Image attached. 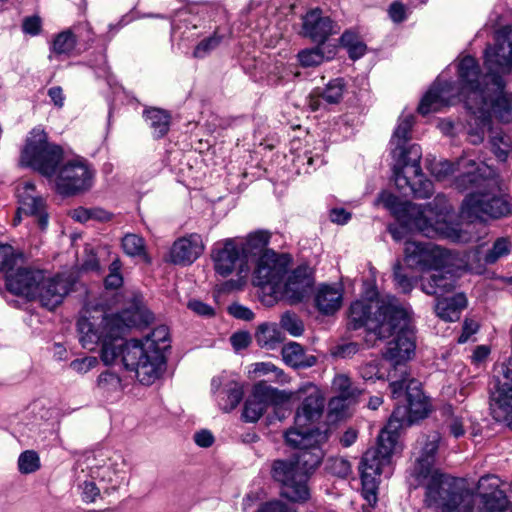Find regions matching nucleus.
Segmentation results:
<instances>
[{
  "instance_id": "nucleus-1",
  "label": "nucleus",
  "mask_w": 512,
  "mask_h": 512,
  "mask_svg": "<svg viewBox=\"0 0 512 512\" xmlns=\"http://www.w3.org/2000/svg\"><path fill=\"white\" fill-rule=\"evenodd\" d=\"M494 45L484 53L485 75L472 56L458 64L460 95L470 115L467 120L468 141L478 145L489 132V142L496 157L506 161L512 150V138L501 128L492 126V114L501 122L512 121V94L505 91L504 77L512 71V25L497 30Z\"/></svg>"
},
{
  "instance_id": "nucleus-2",
  "label": "nucleus",
  "mask_w": 512,
  "mask_h": 512,
  "mask_svg": "<svg viewBox=\"0 0 512 512\" xmlns=\"http://www.w3.org/2000/svg\"><path fill=\"white\" fill-rule=\"evenodd\" d=\"M349 325L356 330L365 326L379 339L392 338L383 356L394 365L406 362L414 355L416 344L410 312L392 295L376 300H357L349 309Z\"/></svg>"
},
{
  "instance_id": "nucleus-3",
  "label": "nucleus",
  "mask_w": 512,
  "mask_h": 512,
  "mask_svg": "<svg viewBox=\"0 0 512 512\" xmlns=\"http://www.w3.org/2000/svg\"><path fill=\"white\" fill-rule=\"evenodd\" d=\"M376 202L391 211L406 227L415 229L426 237L458 238L456 229L447 221L452 206L443 194L436 195L432 202L422 206L401 202L397 196L383 191Z\"/></svg>"
},
{
  "instance_id": "nucleus-4",
  "label": "nucleus",
  "mask_w": 512,
  "mask_h": 512,
  "mask_svg": "<svg viewBox=\"0 0 512 512\" xmlns=\"http://www.w3.org/2000/svg\"><path fill=\"white\" fill-rule=\"evenodd\" d=\"M313 389L301 405L298 407L294 426L285 432L286 444L292 448H302L304 452L300 456L301 461L308 467L318 466L324 457L322 446L328 441V430L313 429L311 426L322 416L324 400Z\"/></svg>"
},
{
  "instance_id": "nucleus-5",
  "label": "nucleus",
  "mask_w": 512,
  "mask_h": 512,
  "mask_svg": "<svg viewBox=\"0 0 512 512\" xmlns=\"http://www.w3.org/2000/svg\"><path fill=\"white\" fill-rule=\"evenodd\" d=\"M485 167L469 171L456 181V188L473 190L462 202V216L470 221L487 222L512 215V198L508 194L493 193L488 190L491 180L485 175Z\"/></svg>"
},
{
  "instance_id": "nucleus-6",
  "label": "nucleus",
  "mask_w": 512,
  "mask_h": 512,
  "mask_svg": "<svg viewBox=\"0 0 512 512\" xmlns=\"http://www.w3.org/2000/svg\"><path fill=\"white\" fill-rule=\"evenodd\" d=\"M424 502L439 512H471L473 496L461 481L435 470L429 475Z\"/></svg>"
},
{
  "instance_id": "nucleus-7",
  "label": "nucleus",
  "mask_w": 512,
  "mask_h": 512,
  "mask_svg": "<svg viewBox=\"0 0 512 512\" xmlns=\"http://www.w3.org/2000/svg\"><path fill=\"white\" fill-rule=\"evenodd\" d=\"M397 440L398 435L384 427L378 436L377 445L369 448L362 457L360 464L362 493L370 504L377 501L379 476L389 468Z\"/></svg>"
},
{
  "instance_id": "nucleus-8",
  "label": "nucleus",
  "mask_w": 512,
  "mask_h": 512,
  "mask_svg": "<svg viewBox=\"0 0 512 512\" xmlns=\"http://www.w3.org/2000/svg\"><path fill=\"white\" fill-rule=\"evenodd\" d=\"M401 373V379L393 380L390 388L394 398L400 397L405 390L407 406H397L385 426L397 435L401 428L411 426L415 421L425 418L429 412V402L421 390V383L409 378L406 371Z\"/></svg>"
},
{
  "instance_id": "nucleus-9",
  "label": "nucleus",
  "mask_w": 512,
  "mask_h": 512,
  "mask_svg": "<svg viewBox=\"0 0 512 512\" xmlns=\"http://www.w3.org/2000/svg\"><path fill=\"white\" fill-rule=\"evenodd\" d=\"M122 362L127 370L135 372L139 382L144 385L153 384L166 369V356L161 348L135 339L128 340L123 347Z\"/></svg>"
},
{
  "instance_id": "nucleus-10",
  "label": "nucleus",
  "mask_w": 512,
  "mask_h": 512,
  "mask_svg": "<svg viewBox=\"0 0 512 512\" xmlns=\"http://www.w3.org/2000/svg\"><path fill=\"white\" fill-rule=\"evenodd\" d=\"M122 315H107L101 309L88 310L79 318V340L85 349L93 351L110 337L122 336L128 328Z\"/></svg>"
},
{
  "instance_id": "nucleus-11",
  "label": "nucleus",
  "mask_w": 512,
  "mask_h": 512,
  "mask_svg": "<svg viewBox=\"0 0 512 512\" xmlns=\"http://www.w3.org/2000/svg\"><path fill=\"white\" fill-rule=\"evenodd\" d=\"M62 160V147L50 143L44 130L34 128L27 137L22 151V164L50 178L54 176L56 168Z\"/></svg>"
},
{
  "instance_id": "nucleus-12",
  "label": "nucleus",
  "mask_w": 512,
  "mask_h": 512,
  "mask_svg": "<svg viewBox=\"0 0 512 512\" xmlns=\"http://www.w3.org/2000/svg\"><path fill=\"white\" fill-rule=\"evenodd\" d=\"M298 451L296 460H276L272 465V477L281 484V495L290 501H304L309 496L307 487L308 473L317 466L308 467L301 461L300 456L304 452Z\"/></svg>"
},
{
  "instance_id": "nucleus-13",
  "label": "nucleus",
  "mask_w": 512,
  "mask_h": 512,
  "mask_svg": "<svg viewBox=\"0 0 512 512\" xmlns=\"http://www.w3.org/2000/svg\"><path fill=\"white\" fill-rule=\"evenodd\" d=\"M490 410L496 421L512 422V355L495 367L490 387Z\"/></svg>"
},
{
  "instance_id": "nucleus-14",
  "label": "nucleus",
  "mask_w": 512,
  "mask_h": 512,
  "mask_svg": "<svg viewBox=\"0 0 512 512\" xmlns=\"http://www.w3.org/2000/svg\"><path fill=\"white\" fill-rule=\"evenodd\" d=\"M451 253L432 243L407 241L404 247L406 265L419 272L438 271L452 264Z\"/></svg>"
},
{
  "instance_id": "nucleus-15",
  "label": "nucleus",
  "mask_w": 512,
  "mask_h": 512,
  "mask_svg": "<svg viewBox=\"0 0 512 512\" xmlns=\"http://www.w3.org/2000/svg\"><path fill=\"white\" fill-rule=\"evenodd\" d=\"M54 176L57 193L62 196H74L90 189L94 171L85 159L77 157L66 161Z\"/></svg>"
},
{
  "instance_id": "nucleus-16",
  "label": "nucleus",
  "mask_w": 512,
  "mask_h": 512,
  "mask_svg": "<svg viewBox=\"0 0 512 512\" xmlns=\"http://www.w3.org/2000/svg\"><path fill=\"white\" fill-rule=\"evenodd\" d=\"M414 115L402 113L398 118L396 128L390 139V151L395 160L394 166H408L413 163L415 171H419V161L422 157L421 147L410 144Z\"/></svg>"
},
{
  "instance_id": "nucleus-17",
  "label": "nucleus",
  "mask_w": 512,
  "mask_h": 512,
  "mask_svg": "<svg viewBox=\"0 0 512 512\" xmlns=\"http://www.w3.org/2000/svg\"><path fill=\"white\" fill-rule=\"evenodd\" d=\"M87 468L92 478L106 481L116 490L124 481V459L120 454L100 451L93 457H87Z\"/></svg>"
},
{
  "instance_id": "nucleus-18",
  "label": "nucleus",
  "mask_w": 512,
  "mask_h": 512,
  "mask_svg": "<svg viewBox=\"0 0 512 512\" xmlns=\"http://www.w3.org/2000/svg\"><path fill=\"white\" fill-rule=\"evenodd\" d=\"M393 175L397 189L404 196L411 194L416 198L426 199L434 192L432 181L423 177L420 165L417 172L413 163L408 166H394Z\"/></svg>"
},
{
  "instance_id": "nucleus-19",
  "label": "nucleus",
  "mask_w": 512,
  "mask_h": 512,
  "mask_svg": "<svg viewBox=\"0 0 512 512\" xmlns=\"http://www.w3.org/2000/svg\"><path fill=\"white\" fill-rule=\"evenodd\" d=\"M286 399L283 392L259 382L254 385L252 394L245 402L242 417L246 422H257L269 405H278Z\"/></svg>"
},
{
  "instance_id": "nucleus-20",
  "label": "nucleus",
  "mask_w": 512,
  "mask_h": 512,
  "mask_svg": "<svg viewBox=\"0 0 512 512\" xmlns=\"http://www.w3.org/2000/svg\"><path fill=\"white\" fill-rule=\"evenodd\" d=\"M73 283L69 276L58 275L46 278L42 273V280L37 285L36 293L29 300L38 301L42 307L52 311L63 302L72 290Z\"/></svg>"
},
{
  "instance_id": "nucleus-21",
  "label": "nucleus",
  "mask_w": 512,
  "mask_h": 512,
  "mask_svg": "<svg viewBox=\"0 0 512 512\" xmlns=\"http://www.w3.org/2000/svg\"><path fill=\"white\" fill-rule=\"evenodd\" d=\"M211 257L216 273L223 277L232 274L237 267L242 268L247 261L241 250V243L236 238L216 242Z\"/></svg>"
},
{
  "instance_id": "nucleus-22",
  "label": "nucleus",
  "mask_w": 512,
  "mask_h": 512,
  "mask_svg": "<svg viewBox=\"0 0 512 512\" xmlns=\"http://www.w3.org/2000/svg\"><path fill=\"white\" fill-rule=\"evenodd\" d=\"M287 270V262L283 255L273 250H265L258 258L253 273V284L264 287L277 285Z\"/></svg>"
},
{
  "instance_id": "nucleus-23",
  "label": "nucleus",
  "mask_w": 512,
  "mask_h": 512,
  "mask_svg": "<svg viewBox=\"0 0 512 512\" xmlns=\"http://www.w3.org/2000/svg\"><path fill=\"white\" fill-rule=\"evenodd\" d=\"M440 440L441 436L437 432L422 435L417 440L416 449L419 450V455L416 457L415 464L411 469V476L415 478L418 484H421L434 472L433 466Z\"/></svg>"
},
{
  "instance_id": "nucleus-24",
  "label": "nucleus",
  "mask_w": 512,
  "mask_h": 512,
  "mask_svg": "<svg viewBox=\"0 0 512 512\" xmlns=\"http://www.w3.org/2000/svg\"><path fill=\"white\" fill-rule=\"evenodd\" d=\"M499 486L500 479L495 475L479 479V512H512V503Z\"/></svg>"
},
{
  "instance_id": "nucleus-25",
  "label": "nucleus",
  "mask_w": 512,
  "mask_h": 512,
  "mask_svg": "<svg viewBox=\"0 0 512 512\" xmlns=\"http://www.w3.org/2000/svg\"><path fill=\"white\" fill-rule=\"evenodd\" d=\"M17 197L19 202L18 214L24 213L37 217V223L41 230H45L48 226V214L45 212V200L36 191L33 182L26 181L17 188ZM20 222L17 215L14 219V225Z\"/></svg>"
},
{
  "instance_id": "nucleus-26",
  "label": "nucleus",
  "mask_w": 512,
  "mask_h": 512,
  "mask_svg": "<svg viewBox=\"0 0 512 512\" xmlns=\"http://www.w3.org/2000/svg\"><path fill=\"white\" fill-rule=\"evenodd\" d=\"M42 271L19 266L5 277L6 288L9 292L27 299L36 293L37 285L42 280Z\"/></svg>"
},
{
  "instance_id": "nucleus-27",
  "label": "nucleus",
  "mask_w": 512,
  "mask_h": 512,
  "mask_svg": "<svg viewBox=\"0 0 512 512\" xmlns=\"http://www.w3.org/2000/svg\"><path fill=\"white\" fill-rule=\"evenodd\" d=\"M303 34L318 44H324L330 35L339 32V27L329 17L323 16L319 8L308 11L303 16Z\"/></svg>"
},
{
  "instance_id": "nucleus-28",
  "label": "nucleus",
  "mask_w": 512,
  "mask_h": 512,
  "mask_svg": "<svg viewBox=\"0 0 512 512\" xmlns=\"http://www.w3.org/2000/svg\"><path fill=\"white\" fill-rule=\"evenodd\" d=\"M453 90L452 82L442 81L438 78L423 96L418 106V112L425 116L430 112H437L443 107L449 106L452 103V98L455 97Z\"/></svg>"
},
{
  "instance_id": "nucleus-29",
  "label": "nucleus",
  "mask_w": 512,
  "mask_h": 512,
  "mask_svg": "<svg viewBox=\"0 0 512 512\" xmlns=\"http://www.w3.org/2000/svg\"><path fill=\"white\" fill-rule=\"evenodd\" d=\"M204 251V244L202 237L197 233H192L188 236L176 240L170 251V258L174 264L190 265Z\"/></svg>"
},
{
  "instance_id": "nucleus-30",
  "label": "nucleus",
  "mask_w": 512,
  "mask_h": 512,
  "mask_svg": "<svg viewBox=\"0 0 512 512\" xmlns=\"http://www.w3.org/2000/svg\"><path fill=\"white\" fill-rule=\"evenodd\" d=\"M345 88L346 85L343 79H333L324 88H315L312 90L308 97V106L312 111H317L321 109L324 104H338L343 98Z\"/></svg>"
},
{
  "instance_id": "nucleus-31",
  "label": "nucleus",
  "mask_w": 512,
  "mask_h": 512,
  "mask_svg": "<svg viewBox=\"0 0 512 512\" xmlns=\"http://www.w3.org/2000/svg\"><path fill=\"white\" fill-rule=\"evenodd\" d=\"M456 287V276L450 266L434 271L428 278L421 279V290L427 295L437 297L453 291Z\"/></svg>"
},
{
  "instance_id": "nucleus-32",
  "label": "nucleus",
  "mask_w": 512,
  "mask_h": 512,
  "mask_svg": "<svg viewBox=\"0 0 512 512\" xmlns=\"http://www.w3.org/2000/svg\"><path fill=\"white\" fill-rule=\"evenodd\" d=\"M178 23L172 24V36L179 48H189L202 35L196 23L190 20L187 9L178 12Z\"/></svg>"
},
{
  "instance_id": "nucleus-33",
  "label": "nucleus",
  "mask_w": 512,
  "mask_h": 512,
  "mask_svg": "<svg viewBox=\"0 0 512 512\" xmlns=\"http://www.w3.org/2000/svg\"><path fill=\"white\" fill-rule=\"evenodd\" d=\"M343 300V292L338 285L323 284L319 286L315 303L320 312L329 315L340 309Z\"/></svg>"
},
{
  "instance_id": "nucleus-34",
  "label": "nucleus",
  "mask_w": 512,
  "mask_h": 512,
  "mask_svg": "<svg viewBox=\"0 0 512 512\" xmlns=\"http://www.w3.org/2000/svg\"><path fill=\"white\" fill-rule=\"evenodd\" d=\"M332 388L338 395L329 402L331 411L343 409L345 406L344 402L354 401L360 394V391L352 386L350 378L343 374L335 376Z\"/></svg>"
},
{
  "instance_id": "nucleus-35",
  "label": "nucleus",
  "mask_w": 512,
  "mask_h": 512,
  "mask_svg": "<svg viewBox=\"0 0 512 512\" xmlns=\"http://www.w3.org/2000/svg\"><path fill=\"white\" fill-rule=\"evenodd\" d=\"M466 304V297L462 293L451 297L440 296L437 297L435 313L442 320L453 322L460 318V313L466 307Z\"/></svg>"
},
{
  "instance_id": "nucleus-36",
  "label": "nucleus",
  "mask_w": 512,
  "mask_h": 512,
  "mask_svg": "<svg viewBox=\"0 0 512 512\" xmlns=\"http://www.w3.org/2000/svg\"><path fill=\"white\" fill-rule=\"evenodd\" d=\"M483 165L477 164L475 161L467 159V158H460L456 164L451 163L449 161H440L438 163H435L431 166L430 171L433 174V176L436 177L438 180H444L449 175L453 174L454 172L458 171L460 174L456 176L455 182L457 181L458 177L461 175L469 172V171H475L478 169H481Z\"/></svg>"
},
{
  "instance_id": "nucleus-37",
  "label": "nucleus",
  "mask_w": 512,
  "mask_h": 512,
  "mask_svg": "<svg viewBox=\"0 0 512 512\" xmlns=\"http://www.w3.org/2000/svg\"><path fill=\"white\" fill-rule=\"evenodd\" d=\"M283 361L293 368H310L317 362L314 355L306 354L304 348L297 342H289L281 350Z\"/></svg>"
},
{
  "instance_id": "nucleus-38",
  "label": "nucleus",
  "mask_w": 512,
  "mask_h": 512,
  "mask_svg": "<svg viewBox=\"0 0 512 512\" xmlns=\"http://www.w3.org/2000/svg\"><path fill=\"white\" fill-rule=\"evenodd\" d=\"M310 282L308 268L299 266L289 275L285 284V293L294 301H301Z\"/></svg>"
},
{
  "instance_id": "nucleus-39",
  "label": "nucleus",
  "mask_w": 512,
  "mask_h": 512,
  "mask_svg": "<svg viewBox=\"0 0 512 512\" xmlns=\"http://www.w3.org/2000/svg\"><path fill=\"white\" fill-rule=\"evenodd\" d=\"M284 338V334L276 323H262L257 327L255 332L257 344L267 350H274L284 341Z\"/></svg>"
},
{
  "instance_id": "nucleus-40",
  "label": "nucleus",
  "mask_w": 512,
  "mask_h": 512,
  "mask_svg": "<svg viewBox=\"0 0 512 512\" xmlns=\"http://www.w3.org/2000/svg\"><path fill=\"white\" fill-rule=\"evenodd\" d=\"M270 239V234L267 231H256L250 233L246 240L238 239L241 243V250L247 259L249 256L262 254L266 249Z\"/></svg>"
},
{
  "instance_id": "nucleus-41",
  "label": "nucleus",
  "mask_w": 512,
  "mask_h": 512,
  "mask_svg": "<svg viewBox=\"0 0 512 512\" xmlns=\"http://www.w3.org/2000/svg\"><path fill=\"white\" fill-rule=\"evenodd\" d=\"M145 120L153 131L154 138H162L170 127V115L161 109L151 108L144 111Z\"/></svg>"
},
{
  "instance_id": "nucleus-42",
  "label": "nucleus",
  "mask_w": 512,
  "mask_h": 512,
  "mask_svg": "<svg viewBox=\"0 0 512 512\" xmlns=\"http://www.w3.org/2000/svg\"><path fill=\"white\" fill-rule=\"evenodd\" d=\"M76 43V37L70 30L59 33L53 40L49 59L61 55L69 56L74 51Z\"/></svg>"
},
{
  "instance_id": "nucleus-43",
  "label": "nucleus",
  "mask_w": 512,
  "mask_h": 512,
  "mask_svg": "<svg viewBox=\"0 0 512 512\" xmlns=\"http://www.w3.org/2000/svg\"><path fill=\"white\" fill-rule=\"evenodd\" d=\"M219 405L225 412L233 410L243 398V389L237 382L230 381L218 395Z\"/></svg>"
},
{
  "instance_id": "nucleus-44",
  "label": "nucleus",
  "mask_w": 512,
  "mask_h": 512,
  "mask_svg": "<svg viewBox=\"0 0 512 512\" xmlns=\"http://www.w3.org/2000/svg\"><path fill=\"white\" fill-rule=\"evenodd\" d=\"M127 341H124L121 336L110 337L107 341L103 342L101 346V360L106 365L113 364L118 357H122L123 347Z\"/></svg>"
},
{
  "instance_id": "nucleus-45",
  "label": "nucleus",
  "mask_w": 512,
  "mask_h": 512,
  "mask_svg": "<svg viewBox=\"0 0 512 512\" xmlns=\"http://www.w3.org/2000/svg\"><path fill=\"white\" fill-rule=\"evenodd\" d=\"M322 45L301 50L297 55L300 65L304 68L315 67L331 59L332 55L326 56Z\"/></svg>"
},
{
  "instance_id": "nucleus-46",
  "label": "nucleus",
  "mask_w": 512,
  "mask_h": 512,
  "mask_svg": "<svg viewBox=\"0 0 512 512\" xmlns=\"http://www.w3.org/2000/svg\"><path fill=\"white\" fill-rule=\"evenodd\" d=\"M121 378L114 372L106 370L102 372L96 382V388L102 395H110L121 390Z\"/></svg>"
},
{
  "instance_id": "nucleus-47",
  "label": "nucleus",
  "mask_w": 512,
  "mask_h": 512,
  "mask_svg": "<svg viewBox=\"0 0 512 512\" xmlns=\"http://www.w3.org/2000/svg\"><path fill=\"white\" fill-rule=\"evenodd\" d=\"M122 248L130 257L147 258L145 240L133 233H128L122 238Z\"/></svg>"
},
{
  "instance_id": "nucleus-48",
  "label": "nucleus",
  "mask_w": 512,
  "mask_h": 512,
  "mask_svg": "<svg viewBox=\"0 0 512 512\" xmlns=\"http://www.w3.org/2000/svg\"><path fill=\"white\" fill-rule=\"evenodd\" d=\"M341 43L347 48L349 57L353 60L361 58L366 53V44L352 32H344L341 36Z\"/></svg>"
},
{
  "instance_id": "nucleus-49",
  "label": "nucleus",
  "mask_w": 512,
  "mask_h": 512,
  "mask_svg": "<svg viewBox=\"0 0 512 512\" xmlns=\"http://www.w3.org/2000/svg\"><path fill=\"white\" fill-rule=\"evenodd\" d=\"M511 251V241L506 237L497 238L491 249H489L484 255V261L486 264H494L500 258L507 256Z\"/></svg>"
},
{
  "instance_id": "nucleus-50",
  "label": "nucleus",
  "mask_w": 512,
  "mask_h": 512,
  "mask_svg": "<svg viewBox=\"0 0 512 512\" xmlns=\"http://www.w3.org/2000/svg\"><path fill=\"white\" fill-rule=\"evenodd\" d=\"M18 470L21 474H31L40 469V457L34 450H26L18 457Z\"/></svg>"
},
{
  "instance_id": "nucleus-51",
  "label": "nucleus",
  "mask_w": 512,
  "mask_h": 512,
  "mask_svg": "<svg viewBox=\"0 0 512 512\" xmlns=\"http://www.w3.org/2000/svg\"><path fill=\"white\" fill-rule=\"evenodd\" d=\"M140 342L147 344L152 343L154 348H161V351L165 353V350L169 348V329L165 325H160L152 330L150 334H148Z\"/></svg>"
},
{
  "instance_id": "nucleus-52",
  "label": "nucleus",
  "mask_w": 512,
  "mask_h": 512,
  "mask_svg": "<svg viewBox=\"0 0 512 512\" xmlns=\"http://www.w3.org/2000/svg\"><path fill=\"white\" fill-rule=\"evenodd\" d=\"M19 260L11 245L0 244V271L5 272V276L19 267Z\"/></svg>"
},
{
  "instance_id": "nucleus-53",
  "label": "nucleus",
  "mask_w": 512,
  "mask_h": 512,
  "mask_svg": "<svg viewBox=\"0 0 512 512\" xmlns=\"http://www.w3.org/2000/svg\"><path fill=\"white\" fill-rule=\"evenodd\" d=\"M393 280L396 287L406 294L413 290L416 283L415 278L407 275L400 261L393 265Z\"/></svg>"
},
{
  "instance_id": "nucleus-54",
  "label": "nucleus",
  "mask_w": 512,
  "mask_h": 512,
  "mask_svg": "<svg viewBox=\"0 0 512 512\" xmlns=\"http://www.w3.org/2000/svg\"><path fill=\"white\" fill-rule=\"evenodd\" d=\"M222 42V36L213 33L211 36L202 39L194 48L192 56L197 59H203L214 51Z\"/></svg>"
},
{
  "instance_id": "nucleus-55",
  "label": "nucleus",
  "mask_w": 512,
  "mask_h": 512,
  "mask_svg": "<svg viewBox=\"0 0 512 512\" xmlns=\"http://www.w3.org/2000/svg\"><path fill=\"white\" fill-rule=\"evenodd\" d=\"M280 326L294 337L301 336L304 332L303 322L299 317L291 312H285L280 319Z\"/></svg>"
},
{
  "instance_id": "nucleus-56",
  "label": "nucleus",
  "mask_w": 512,
  "mask_h": 512,
  "mask_svg": "<svg viewBox=\"0 0 512 512\" xmlns=\"http://www.w3.org/2000/svg\"><path fill=\"white\" fill-rule=\"evenodd\" d=\"M327 467L332 474L342 478L346 477L351 471L350 462L342 457L330 458Z\"/></svg>"
},
{
  "instance_id": "nucleus-57",
  "label": "nucleus",
  "mask_w": 512,
  "mask_h": 512,
  "mask_svg": "<svg viewBox=\"0 0 512 512\" xmlns=\"http://www.w3.org/2000/svg\"><path fill=\"white\" fill-rule=\"evenodd\" d=\"M98 364V359L93 356L75 359L70 362L69 368L76 373L85 374Z\"/></svg>"
},
{
  "instance_id": "nucleus-58",
  "label": "nucleus",
  "mask_w": 512,
  "mask_h": 512,
  "mask_svg": "<svg viewBox=\"0 0 512 512\" xmlns=\"http://www.w3.org/2000/svg\"><path fill=\"white\" fill-rule=\"evenodd\" d=\"M359 373L361 377L366 381L382 379L384 377V374L380 371L379 368V361L377 360H373L362 365L360 367Z\"/></svg>"
},
{
  "instance_id": "nucleus-59",
  "label": "nucleus",
  "mask_w": 512,
  "mask_h": 512,
  "mask_svg": "<svg viewBox=\"0 0 512 512\" xmlns=\"http://www.w3.org/2000/svg\"><path fill=\"white\" fill-rule=\"evenodd\" d=\"M463 420H464L463 416H456L452 413L450 418L447 421L449 432L455 438H459L465 434Z\"/></svg>"
},
{
  "instance_id": "nucleus-60",
  "label": "nucleus",
  "mask_w": 512,
  "mask_h": 512,
  "mask_svg": "<svg viewBox=\"0 0 512 512\" xmlns=\"http://www.w3.org/2000/svg\"><path fill=\"white\" fill-rule=\"evenodd\" d=\"M479 330V324L477 321L472 319H466L463 323L462 333L458 338V343H466L470 340L471 336H473Z\"/></svg>"
},
{
  "instance_id": "nucleus-61",
  "label": "nucleus",
  "mask_w": 512,
  "mask_h": 512,
  "mask_svg": "<svg viewBox=\"0 0 512 512\" xmlns=\"http://www.w3.org/2000/svg\"><path fill=\"white\" fill-rule=\"evenodd\" d=\"M187 307L200 316L210 317L215 313L213 307L196 299L190 300L187 304Z\"/></svg>"
},
{
  "instance_id": "nucleus-62",
  "label": "nucleus",
  "mask_w": 512,
  "mask_h": 512,
  "mask_svg": "<svg viewBox=\"0 0 512 512\" xmlns=\"http://www.w3.org/2000/svg\"><path fill=\"white\" fill-rule=\"evenodd\" d=\"M100 494V488L92 481H85L82 485V499L87 503L94 502Z\"/></svg>"
},
{
  "instance_id": "nucleus-63",
  "label": "nucleus",
  "mask_w": 512,
  "mask_h": 512,
  "mask_svg": "<svg viewBox=\"0 0 512 512\" xmlns=\"http://www.w3.org/2000/svg\"><path fill=\"white\" fill-rule=\"evenodd\" d=\"M22 28L26 34L38 35L41 31V19L38 16L27 17L23 21Z\"/></svg>"
},
{
  "instance_id": "nucleus-64",
  "label": "nucleus",
  "mask_w": 512,
  "mask_h": 512,
  "mask_svg": "<svg viewBox=\"0 0 512 512\" xmlns=\"http://www.w3.org/2000/svg\"><path fill=\"white\" fill-rule=\"evenodd\" d=\"M258 512H295L280 501H271L264 504Z\"/></svg>"
}]
</instances>
